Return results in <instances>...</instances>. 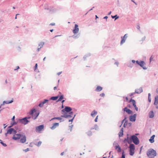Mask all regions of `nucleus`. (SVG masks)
<instances>
[{"instance_id":"f257e3e1","label":"nucleus","mask_w":158,"mask_h":158,"mask_svg":"<svg viewBox=\"0 0 158 158\" xmlns=\"http://www.w3.org/2000/svg\"><path fill=\"white\" fill-rule=\"evenodd\" d=\"M147 154L149 158H153L156 156V153L154 150L150 149L147 152Z\"/></svg>"},{"instance_id":"f03ea898","label":"nucleus","mask_w":158,"mask_h":158,"mask_svg":"<svg viewBox=\"0 0 158 158\" xmlns=\"http://www.w3.org/2000/svg\"><path fill=\"white\" fill-rule=\"evenodd\" d=\"M29 113L30 115H31L32 118L33 119H36L39 114V113L36 112V110L35 109L32 110Z\"/></svg>"},{"instance_id":"7ed1b4c3","label":"nucleus","mask_w":158,"mask_h":158,"mask_svg":"<svg viewBox=\"0 0 158 158\" xmlns=\"http://www.w3.org/2000/svg\"><path fill=\"white\" fill-rule=\"evenodd\" d=\"M133 143L137 145L139 143V140L137 136L135 135H132L131 138Z\"/></svg>"},{"instance_id":"20e7f679","label":"nucleus","mask_w":158,"mask_h":158,"mask_svg":"<svg viewBox=\"0 0 158 158\" xmlns=\"http://www.w3.org/2000/svg\"><path fill=\"white\" fill-rule=\"evenodd\" d=\"M137 64L139 65L141 67H142L143 69H146V68L144 66L145 64V62L143 61H139L137 60L136 61Z\"/></svg>"},{"instance_id":"39448f33","label":"nucleus","mask_w":158,"mask_h":158,"mask_svg":"<svg viewBox=\"0 0 158 158\" xmlns=\"http://www.w3.org/2000/svg\"><path fill=\"white\" fill-rule=\"evenodd\" d=\"M17 133V131L16 130H15L13 128H10L7 130L6 134H16Z\"/></svg>"},{"instance_id":"423d86ee","label":"nucleus","mask_w":158,"mask_h":158,"mask_svg":"<svg viewBox=\"0 0 158 158\" xmlns=\"http://www.w3.org/2000/svg\"><path fill=\"white\" fill-rule=\"evenodd\" d=\"M72 109L71 108L69 107L66 106L65 107L64 109L62 110V111L63 113H65L66 111L67 112H69L72 110Z\"/></svg>"},{"instance_id":"0eeeda50","label":"nucleus","mask_w":158,"mask_h":158,"mask_svg":"<svg viewBox=\"0 0 158 158\" xmlns=\"http://www.w3.org/2000/svg\"><path fill=\"white\" fill-rule=\"evenodd\" d=\"M44 125H41L37 127H36V130L37 132H40L44 128Z\"/></svg>"},{"instance_id":"6e6552de","label":"nucleus","mask_w":158,"mask_h":158,"mask_svg":"<svg viewBox=\"0 0 158 158\" xmlns=\"http://www.w3.org/2000/svg\"><path fill=\"white\" fill-rule=\"evenodd\" d=\"M20 121L21 123L24 125L27 124L28 122H29V121L27 120L25 117L21 119L20 120Z\"/></svg>"},{"instance_id":"1a4fd4ad","label":"nucleus","mask_w":158,"mask_h":158,"mask_svg":"<svg viewBox=\"0 0 158 158\" xmlns=\"http://www.w3.org/2000/svg\"><path fill=\"white\" fill-rule=\"evenodd\" d=\"M79 29L78 27V25L77 24L75 25V27L73 31L74 34H76L78 32Z\"/></svg>"},{"instance_id":"9d476101","label":"nucleus","mask_w":158,"mask_h":158,"mask_svg":"<svg viewBox=\"0 0 158 158\" xmlns=\"http://www.w3.org/2000/svg\"><path fill=\"white\" fill-rule=\"evenodd\" d=\"M12 137V139L14 140H17L20 139L21 137V135L20 134H15Z\"/></svg>"},{"instance_id":"9b49d317","label":"nucleus","mask_w":158,"mask_h":158,"mask_svg":"<svg viewBox=\"0 0 158 158\" xmlns=\"http://www.w3.org/2000/svg\"><path fill=\"white\" fill-rule=\"evenodd\" d=\"M132 102L133 105L135 108V110L136 111L138 110V107L136 106V102L135 100H133L131 99L129 101V102Z\"/></svg>"},{"instance_id":"f8f14e48","label":"nucleus","mask_w":158,"mask_h":158,"mask_svg":"<svg viewBox=\"0 0 158 158\" xmlns=\"http://www.w3.org/2000/svg\"><path fill=\"white\" fill-rule=\"evenodd\" d=\"M154 105L156 108H158V96H156L155 97Z\"/></svg>"},{"instance_id":"ddd939ff","label":"nucleus","mask_w":158,"mask_h":158,"mask_svg":"<svg viewBox=\"0 0 158 158\" xmlns=\"http://www.w3.org/2000/svg\"><path fill=\"white\" fill-rule=\"evenodd\" d=\"M136 114H134L133 115L130 116L129 118L130 121L132 122L135 121L136 119Z\"/></svg>"},{"instance_id":"4468645a","label":"nucleus","mask_w":158,"mask_h":158,"mask_svg":"<svg viewBox=\"0 0 158 158\" xmlns=\"http://www.w3.org/2000/svg\"><path fill=\"white\" fill-rule=\"evenodd\" d=\"M127 38L126 34L124 35L123 37H122V40L121 41V44H122L125 42V40Z\"/></svg>"},{"instance_id":"2eb2a0df","label":"nucleus","mask_w":158,"mask_h":158,"mask_svg":"<svg viewBox=\"0 0 158 158\" xmlns=\"http://www.w3.org/2000/svg\"><path fill=\"white\" fill-rule=\"evenodd\" d=\"M59 125V123H55L53 124V126L51 127V129L52 130H54Z\"/></svg>"},{"instance_id":"dca6fc26","label":"nucleus","mask_w":158,"mask_h":158,"mask_svg":"<svg viewBox=\"0 0 158 158\" xmlns=\"http://www.w3.org/2000/svg\"><path fill=\"white\" fill-rule=\"evenodd\" d=\"M44 42H40L39 45V47L37 49L38 51H39L40 50V49L44 45Z\"/></svg>"},{"instance_id":"f3484780","label":"nucleus","mask_w":158,"mask_h":158,"mask_svg":"<svg viewBox=\"0 0 158 158\" xmlns=\"http://www.w3.org/2000/svg\"><path fill=\"white\" fill-rule=\"evenodd\" d=\"M155 137V135H152L149 139V141L151 143H153L154 142V139Z\"/></svg>"},{"instance_id":"a211bd4d","label":"nucleus","mask_w":158,"mask_h":158,"mask_svg":"<svg viewBox=\"0 0 158 158\" xmlns=\"http://www.w3.org/2000/svg\"><path fill=\"white\" fill-rule=\"evenodd\" d=\"M26 137L25 136H23L20 139V142L22 143H24L26 142Z\"/></svg>"},{"instance_id":"6ab92c4d","label":"nucleus","mask_w":158,"mask_h":158,"mask_svg":"<svg viewBox=\"0 0 158 158\" xmlns=\"http://www.w3.org/2000/svg\"><path fill=\"white\" fill-rule=\"evenodd\" d=\"M97 114V112L95 110H94L91 113V115L93 117H95L96 116Z\"/></svg>"},{"instance_id":"aec40b11","label":"nucleus","mask_w":158,"mask_h":158,"mask_svg":"<svg viewBox=\"0 0 158 158\" xmlns=\"http://www.w3.org/2000/svg\"><path fill=\"white\" fill-rule=\"evenodd\" d=\"M102 89V88L100 86H97V88L96 89V91L97 92H99L101 91Z\"/></svg>"},{"instance_id":"412c9836","label":"nucleus","mask_w":158,"mask_h":158,"mask_svg":"<svg viewBox=\"0 0 158 158\" xmlns=\"http://www.w3.org/2000/svg\"><path fill=\"white\" fill-rule=\"evenodd\" d=\"M130 150H135V148L134 145L133 144H130Z\"/></svg>"},{"instance_id":"4be33fe9","label":"nucleus","mask_w":158,"mask_h":158,"mask_svg":"<svg viewBox=\"0 0 158 158\" xmlns=\"http://www.w3.org/2000/svg\"><path fill=\"white\" fill-rule=\"evenodd\" d=\"M123 129L122 128L119 133V137L122 136L123 135Z\"/></svg>"},{"instance_id":"5701e85b","label":"nucleus","mask_w":158,"mask_h":158,"mask_svg":"<svg viewBox=\"0 0 158 158\" xmlns=\"http://www.w3.org/2000/svg\"><path fill=\"white\" fill-rule=\"evenodd\" d=\"M115 149L117 150V151L118 152H119L121 151V148L119 147L118 145H117L115 147Z\"/></svg>"},{"instance_id":"b1692460","label":"nucleus","mask_w":158,"mask_h":158,"mask_svg":"<svg viewBox=\"0 0 158 158\" xmlns=\"http://www.w3.org/2000/svg\"><path fill=\"white\" fill-rule=\"evenodd\" d=\"M154 113L153 111H150L149 113V117L150 118H152L154 117Z\"/></svg>"},{"instance_id":"393cba45","label":"nucleus","mask_w":158,"mask_h":158,"mask_svg":"<svg viewBox=\"0 0 158 158\" xmlns=\"http://www.w3.org/2000/svg\"><path fill=\"white\" fill-rule=\"evenodd\" d=\"M64 98V96L63 95H62L60 96V97L58 99V100L57 101V102H58L59 101H61L62 99H63Z\"/></svg>"},{"instance_id":"a878e982","label":"nucleus","mask_w":158,"mask_h":158,"mask_svg":"<svg viewBox=\"0 0 158 158\" xmlns=\"http://www.w3.org/2000/svg\"><path fill=\"white\" fill-rule=\"evenodd\" d=\"M58 98V96H56V97H52L51 98V99L53 100H57Z\"/></svg>"},{"instance_id":"bb28decb","label":"nucleus","mask_w":158,"mask_h":158,"mask_svg":"<svg viewBox=\"0 0 158 158\" xmlns=\"http://www.w3.org/2000/svg\"><path fill=\"white\" fill-rule=\"evenodd\" d=\"M130 155L131 156H133L134 153V150H130Z\"/></svg>"},{"instance_id":"cd10ccee","label":"nucleus","mask_w":158,"mask_h":158,"mask_svg":"<svg viewBox=\"0 0 158 158\" xmlns=\"http://www.w3.org/2000/svg\"><path fill=\"white\" fill-rule=\"evenodd\" d=\"M13 100H11L10 101H4L3 102L4 103H6V104H9L11 103L12 102H13Z\"/></svg>"},{"instance_id":"c85d7f7f","label":"nucleus","mask_w":158,"mask_h":158,"mask_svg":"<svg viewBox=\"0 0 158 158\" xmlns=\"http://www.w3.org/2000/svg\"><path fill=\"white\" fill-rule=\"evenodd\" d=\"M126 112L129 114H131L132 112V111L129 109H128V110H127Z\"/></svg>"},{"instance_id":"c756f323","label":"nucleus","mask_w":158,"mask_h":158,"mask_svg":"<svg viewBox=\"0 0 158 158\" xmlns=\"http://www.w3.org/2000/svg\"><path fill=\"white\" fill-rule=\"evenodd\" d=\"M62 117H65V118H68L69 117H71L70 115H67L66 114H65L63 116H61Z\"/></svg>"},{"instance_id":"7c9ffc66","label":"nucleus","mask_w":158,"mask_h":158,"mask_svg":"<svg viewBox=\"0 0 158 158\" xmlns=\"http://www.w3.org/2000/svg\"><path fill=\"white\" fill-rule=\"evenodd\" d=\"M58 119L59 120H61V118L60 117H55V118H52L50 120V121H51V120H52L53 119Z\"/></svg>"},{"instance_id":"2f4dec72","label":"nucleus","mask_w":158,"mask_h":158,"mask_svg":"<svg viewBox=\"0 0 158 158\" xmlns=\"http://www.w3.org/2000/svg\"><path fill=\"white\" fill-rule=\"evenodd\" d=\"M37 66H38L37 64H36L35 66L34 67V70L35 71H36V69H37Z\"/></svg>"},{"instance_id":"473e14b6","label":"nucleus","mask_w":158,"mask_h":158,"mask_svg":"<svg viewBox=\"0 0 158 158\" xmlns=\"http://www.w3.org/2000/svg\"><path fill=\"white\" fill-rule=\"evenodd\" d=\"M112 18H116L115 19V20H116V19H117L119 17L118 16H117V15H115L114 16H112Z\"/></svg>"},{"instance_id":"72a5a7b5","label":"nucleus","mask_w":158,"mask_h":158,"mask_svg":"<svg viewBox=\"0 0 158 158\" xmlns=\"http://www.w3.org/2000/svg\"><path fill=\"white\" fill-rule=\"evenodd\" d=\"M44 106V104L42 103V102H41L39 104V106L40 107H42Z\"/></svg>"},{"instance_id":"f704fd0d","label":"nucleus","mask_w":158,"mask_h":158,"mask_svg":"<svg viewBox=\"0 0 158 158\" xmlns=\"http://www.w3.org/2000/svg\"><path fill=\"white\" fill-rule=\"evenodd\" d=\"M48 100L47 99H44V101H43V102H42V103L44 104L46 102H48Z\"/></svg>"},{"instance_id":"c9c22d12","label":"nucleus","mask_w":158,"mask_h":158,"mask_svg":"<svg viewBox=\"0 0 158 158\" xmlns=\"http://www.w3.org/2000/svg\"><path fill=\"white\" fill-rule=\"evenodd\" d=\"M121 158H125V155L124 154L123 152L122 153V155Z\"/></svg>"},{"instance_id":"e433bc0d","label":"nucleus","mask_w":158,"mask_h":158,"mask_svg":"<svg viewBox=\"0 0 158 158\" xmlns=\"http://www.w3.org/2000/svg\"><path fill=\"white\" fill-rule=\"evenodd\" d=\"M42 143V142L41 141H39L37 144V145L38 146H40L41 145Z\"/></svg>"},{"instance_id":"4c0bfd02","label":"nucleus","mask_w":158,"mask_h":158,"mask_svg":"<svg viewBox=\"0 0 158 158\" xmlns=\"http://www.w3.org/2000/svg\"><path fill=\"white\" fill-rule=\"evenodd\" d=\"M23 151H24L25 152H27V151H29V148H27L26 149L24 150Z\"/></svg>"},{"instance_id":"58836bf2","label":"nucleus","mask_w":158,"mask_h":158,"mask_svg":"<svg viewBox=\"0 0 158 158\" xmlns=\"http://www.w3.org/2000/svg\"><path fill=\"white\" fill-rule=\"evenodd\" d=\"M100 96L102 97H104L105 96V94L104 93H102L100 94Z\"/></svg>"},{"instance_id":"ea45409f","label":"nucleus","mask_w":158,"mask_h":158,"mask_svg":"<svg viewBox=\"0 0 158 158\" xmlns=\"http://www.w3.org/2000/svg\"><path fill=\"white\" fill-rule=\"evenodd\" d=\"M98 115H97V116H96V118H95V122H97V121H97V119H98Z\"/></svg>"},{"instance_id":"a19ab883","label":"nucleus","mask_w":158,"mask_h":158,"mask_svg":"<svg viewBox=\"0 0 158 158\" xmlns=\"http://www.w3.org/2000/svg\"><path fill=\"white\" fill-rule=\"evenodd\" d=\"M19 66H17L16 67V69H14V70L15 71V70H16L19 69Z\"/></svg>"},{"instance_id":"79ce46f5","label":"nucleus","mask_w":158,"mask_h":158,"mask_svg":"<svg viewBox=\"0 0 158 158\" xmlns=\"http://www.w3.org/2000/svg\"><path fill=\"white\" fill-rule=\"evenodd\" d=\"M128 66L129 67H132V65L131 63H130L129 65H128Z\"/></svg>"},{"instance_id":"37998d69","label":"nucleus","mask_w":158,"mask_h":158,"mask_svg":"<svg viewBox=\"0 0 158 158\" xmlns=\"http://www.w3.org/2000/svg\"><path fill=\"white\" fill-rule=\"evenodd\" d=\"M128 109L127 108V107H125V108L123 109V110L124 111H126L127 110H128Z\"/></svg>"},{"instance_id":"c03bdc74","label":"nucleus","mask_w":158,"mask_h":158,"mask_svg":"<svg viewBox=\"0 0 158 158\" xmlns=\"http://www.w3.org/2000/svg\"><path fill=\"white\" fill-rule=\"evenodd\" d=\"M25 118H26V119L27 120L28 119H29L31 117L30 116H27V117H26Z\"/></svg>"},{"instance_id":"a18cd8bd","label":"nucleus","mask_w":158,"mask_h":158,"mask_svg":"<svg viewBox=\"0 0 158 158\" xmlns=\"http://www.w3.org/2000/svg\"><path fill=\"white\" fill-rule=\"evenodd\" d=\"M50 25H52V26H54V25H55V23H50Z\"/></svg>"},{"instance_id":"49530a36","label":"nucleus","mask_w":158,"mask_h":158,"mask_svg":"<svg viewBox=\"0 0 158 158\" xmlns=\"http://www.w3.org/2000/svg\"><path fill=\"white\" fill-rule=\"evenodd\" d=\"M148 101L149 102H151V98H150V97H148Z\"/></svg>"},{"instance_id":"de8ad7c7","label":"nucleus","mask_w":158,"mask_h":158,"mask_svg":"<svg viewBox=\"0 0 158 158\" xmlns=\"http://www.w3.org/2000/svg\"><path fill=\"white\" fill-rule=\"evenodd\" d=\"M152 59H153V58H152V56H151L150 59V61L151 62L152 60Z\"/></svg>"},{"instance_id":"09e8293b","label":"nucleus","mask_w":158,"mask_h":158,"mask_svg":"<svg viewBox=\"0 0 158 158\" xmlns=\"http://www.w3.org/2000/svg\"><path fill=\"white\" fill-rule=\"evenodd\" d=\"M62 73V72H59L57 73V74L58 75H59L60 74Z\"/></svg>"},{"instance_id":"8fccbe9b","label":"nucleus","mask_w":158,"mask_h":158,"mask_svg":"<svg viewBox=\"0 0 158 158\" xmlns=\"http://www.w3.org/2000/svg\"><path fill=\"white\" fill-rule=\"evenodd\" d=\"M15 118V116H14L12 118V120L13 121H14V119Z\"/></svg>"},{"instance_id":"3c124183","label":"nucleus","mask_w":158,"mask_h":158,"mask_svg":"<svg viewBox=\"0 0 158 158\" xmlns=\"http://www.w3.org/2000/svg\"><path fill=\"white\" fill-rule=\"evenodd\" d=\"M132 62L133 63H135V61L134 60H132Z\"/></svg>"},{"instance_id":"603ef678","label":"nucleus","mask_w":158,"mask_h":158,"mask_svg":"<svg viewBox=\"0 0 158 158\" xmlns=\"http://www.w3.org/2000/svg\"><path fill=\"white\" fill-rule=\"evenodd\" d=\"M1 143L4 146H6V144H5V143H2V142H1Z\"/></svg>"},{"instance_id":"864d4df0","label":"nucleus","mask_w":158,"mask_h":158,"mask_svg":"<svg viewBox=\"0 0 158 158\" xmlns=\"http://www.w3.org/2000/svg\"><path fill=\"white\" fill-rule=\"evenodd\" d=\"M64 152H62L61 153V156H63L64 155Z\"/></svg>"},{"instance_id":"5fc2aeb1","label":"nucleus","mask_w":158,"mask_h":158,"mask_svg":"<svg viewBox=\"0 0 158 158\" xmlns=\"http://www.w3.org/2000/svg\"><path fill=\"white\" fill-rule=\"evenodd\" d=\"M127 141L129 143V138L128 137H127Z\"/></svg>"},{"instance_id":"6e6d98bb","label":"nucleus","mask_w":158,"mask_h":158,"mask_svg":"<svg viewBox=\"0 0 158 158\" xmlns=\"http://www.w3.org/2000/svg\"><path fill=\"white\" fill-rule=\"evenodd\" d=\"M56 89H57V87L55 86V87H54V90H55Z\"/></svg>"},{"instance_id":"4d7b16f0","label":"nucleus","mask_w":158,"mask_h":158,"mask_svg":"<svg viewBox=\"0 0 158 158\" xmlns=\"http://www.w3.org/2000/svg\"><path fill=\"white\" fill-rule=\"evenodd\" d=\"M64 102V100H62V104H63V102Z\"/></svg>"},{"instance_id":"13d9d810","label":"nucleus","mask_w":158,"mask_h":158,"mask_svg":"<svg viewBox=\"0 0 158 158\" xmlns=\"http://www.w3.org/2000/svg\"><path fill=\"white\" fill-rule=\"evenodd\" d=\"M45 59H46V57H45L44 58V59H43V60H44V61L45 60Z\"/></svg>"},{"instance_id":"bf43d9fd","label":"nucleus","mask_w":158,"mask_h":158,"mask_svg":"<svg viewBox=\"0 0 158 158\" xmlns=\"http://www.w3.org/2000/svg\"><path fill=\"white\" fill-rule=\"evenodd\" d=\"M126 99L127 101H128V98L127 97H126Z\"/></svg>"},{"instance_id":"052dcab7","label":"nucleus","mask_w":158,"mask_h":158,"mask_svg":"<svg viewBox=\"0 0 158 158\" xmlns=\"http://www.w3.org/2000/svg\"><path fill=\"white\" fill-rule=\"evenodd\" d=\"M53 31V29H52V30H50V31H51V32H52V31Z\"/></svg>"},{"instance_id":"680f3d73","label":"nucleus","mask_w":158,"mask_h":158,"mask_svg":"<svg viewBox=\"0 0 158 158\" xmlns=\"http://www.w3.org/2000/svg\"><path fill=\"white\" fill-rule=\"evenodd\" d=\"M5 82L6 83H7V81L6 80L5 81Z\"/></svg>"},{"instance_id":"e2e57ef3","label":"nucleus","mask_w":158,"mask_h":158,"mask_svg":"<svg viewBox=\"0 0 158 158\" xmlns=\"http://www.w3.org/2000/svg\"><path fill=\"white\" fill-rule=\"evenodd\" d=\"M108 18L107 16H105V17L104 18Z\"/></svg>"},{"instance_id":"0e129e2a","label":"nucleus","mask_w":158,"mask_h":158,"mask_svg":"<svg viewBox=\"0 0 158 158\" xmlns=\"http://www.w3.org/2000/svg\"><path fill=\"white\" fill-rule=\"evenodd\" d=\"M19 15V14H17V15H16V16H15V19H16V18H17V15Z\"/></svg>"},{"instance_id":"69168bd1","label":"nucleus","mask_w":158,"mask_h":158,"mask_svg":"<svg viewBox=\"0 0 158 158\" xmlns=\"http://www.w3.org/2000/svg\"><path fill=\"white\" fill-rule=\"evenodd\" d=\"M150 94L149 93L148 94V97H150Z\"/></svg>"},{"instance_id":"338daca9","label":"nucleus","mask_w":158,"mask_h":158,"mask_svg":"<svg viewBox=\"0 0 158 158\" xmlns=\"http://www.w3.org/2000/svg\"><path fill=\"white\" fill-rule=\"evenodd\" d=\"M133 93L131 94V96H132L133 95Z\"/></svg>"},{"instance_id":"774afa93","label":"nucleus","mask_w":158,"mask_h":158,"mask_svg":"<svg viewBox=\"0 0 158 158\" xmlns=\"http://www.w3.org/2000/svg\"><path fill=\"white\" fill-rule=\"evenodd\" d=\"M111 11H110V12H109V15L111 13Z\"/></svg>"}]
</instances>
